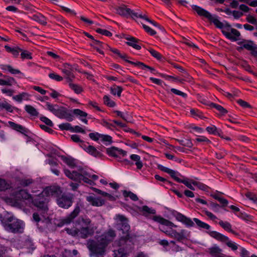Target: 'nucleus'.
<instances>
[{"label":"nucleus","instance_id":"nucleus-61","mask_svg":"<svg viewBox=\"0 0 257 257\" xmlns=\"http://www.w3.org/2000/svg\"><path fill=\"white\" fill-rule=\"evenodd\" d=\"M142 210L149 214H156V210L155 209H151L147 206H143Z\"/></svg>","mask_w":257,"mask_h":257},{"label":"nucleus","instance_id":"nucleus-16","mask_svg":"<svg viewBox=\"0 0 257 257\" xmlns=\"http://www.w3.org/2000/svg\"><path fill=\"white\" fill-rule=\"evenodd\" d=\"M86 200L91 204L95 206H101L105 203L104 200L101 199L100 197L94 198L92 196H89L86 197Z\"/></svg>","mask_w":257,"mask_h":257},{"label":"nucleus","instance_id":"nucleus-59","mask_svg":"<svg viewBox=\"0 0 257 257\" xmlns=\"http://www.w3.org/2000/svg\"><path fill=\"white\" fill-rule=\"evenodd\" d=\"M49 76L51 79H55L57 81H60L63 80L62 77L53 73H50Z\"/></svg>","mask_w":257,"mask_h":257},{"label":"nucleus","instance_id":"nucleus-10","mask_svg":"<svg viewBox=\"0 0 257 257\" xmlns=\"http://www.w3.org/2000/svg\"><path fill=\"white\" fill-rule=\"evenodd\" d=\"M57 117L67 119L68 121L73 120L72 115L68 112L67 109L64 107H59L57 108V112L55 114Z\"/></svg>","mask_w":257,"mask_h":257},{"label":"nucleus","instance_id":"nucleus-43","mask_svg":"<svg viewBox=\"0 0 257 257\" xmlns=\"http://www.w3.org/2000/svg\"><path fill=\"white\" fill-rule=\"evenodd\" d=\"M46 105L48 109L55 115L57 112V108L58 107V105L51 104L48 102H46Z\"/></svg>","mask_w":257,"mask_h":257},{"label":"nucleus","instance_id":"nucleus-37","mask_svg":"<svg viewBox=\"0 0 257 257\" xmlns=\"http://www.w3.org/2000/svg\"><path fill=\"white\" fill-rule=\"evenodd\" d=\"M123 195L124 197H130V198L134 201H137L139 199L138 196L131 191H127L126 190L123 191Z\"/></svg>","mask_w":257,"mask_h":257},{"label":"nucleus","instance_id":"nucleus-27","mask_svg":"<svg viewBox=\"0 0 257 257\" xmlns=\"http://www.w3.org/2000/svg\"><path fill=\"white\" fill-rule=\"evenodd\" d=\"M14 108L18 109V108L13 107L6 101L0 102V110L5 109L8 112H12Z\"/></svg>","mask_w":257,"mask_h":257},{"label":"nucleus","instance_id":"nucleus-6","mask_svg":"<svg viewBox=\"0 0 257 257\" xmlns=\"http://www.w3.org/2000/svg\"><path fill=\"white\" fill-rule=\"evenodd\" d=\"M31 202L37 208V211L40 212V214L44 216L49 209L48 206L49 199L45 197V195L41 193L38 196L33 197Z\"/></svg>","mask_w":257,"mask_h":257},{"label":"nucleus","instance_id":"nucleus-46","mask_svg":"<svg viewBox=\"0 0 257 257\" xmlns=\"http://www.w3.org/2000/svg\"><path fill=\"white\" fill-rule=\"evenodd\" d=\"M34 182V181L32 179H22L20 181V184L23 186L26 187L29 186L30 184H32Z\"/></svg>","mask_w":257,"mask_h":257},{"label":"nucleus","instance_id":"nucleus-30","mask_svg":"<svg viewBox=\"0 0 257 257\" xmlns=\"http://www.w3.org/2000/svg\"><path fill=\"white\" fill-rule=\"evenodd\" d=\"M3 76L6 78V80L0 79V85H1L11 86L12 85V82L15 81L14 78L13 77L6 75Z\"/></svg>","mask_w":257,"mask_h":257},{"label":"nucleus","instance_id":"nucleus-36","mask_svg":"<svg viewBox=\"0 0 257 257\" xmlns=\"http://www.w3.org/2000/svg\"><path fill=\"white\" fill-rule=\"evenodd\" d=\"M193 220L195 221L196 224L200 228H204L206 229H209L210 227L208 224L201 221L198 218H194L193 219Z\"/></svg>","mask_w":257,"mask_h":257},{"label":"nucleus","instance_id":"nucleus-62","mask_svg":"<svg viewBox=\"0 0 257 257\" xmlns=\"http://www.w3.org/2000/svg\"><path fill=\"white\" fill-rule=\"evenodd\" d=\"M143 28L145 30V31L147 32L150 34L151 35H154L156 34V31L150 28L148 26L143 24Z\"/></svg>","mask_w":257,"mask_h":257},{"label":"nucleus","instance_id":"nucleus-41","mask_svg":"<svg viewBox=\"0 0 257 257\" xmlns=\"http://www.w3.org/2000/svg\"><path fill=\"white\" fill-rule=\"evenodd\" d=\"M104 103L109 107H114L115 105L114 101L111 100L109 97L107 95H104L103 97Z\"/></svg>","mask_w":257,"mask_h":257},{"label":"nucleus","instance_id":"nucleus-25","mask_svg":"<svg viewBox=\"0 0 257 257\" xmlns=\"http://www.w3.org/2000/svg\"><path fill=\"white\" fill-rule=\"evenodd\" d=\"M62 160L69 166L74 168L76 166L75 165V159L72 158L71 157H66L64 156H62L61 157Z\"/></svg>","mask_w":257,"mask_h":257},{"label":"nucleus","instance_id":"nucleus-19","mask_svg":"<svg viewBox=\"0 0 257 257\" xmlns=\"http://www.w3.org/2000/svg\"><path fill=\"white\" fill-rule=\"evenodd\" d=\"M222 249L218 246H214L208 248V252L213 257H225V255L221 253Z\"/></svg>","mask_w":257,"mask_h":257},{"label":"nucleus","instance_id":"nucleus-58","mask_svg":"<svg viewBox=\"0 0 257 257\" xmlns=\"http://www.w3.org/2000/svg\"><path fill=\"white\" fill-rule=\"evenodd\" d=\"M72 69H73V68L72 67H70V68H69L68 69H64L62 70V72L63 73H64L67 76H71V77L72 78H74L75 76L74 75V74L72 73Z\"/></svg>","mask_w":257,"mask_h":257},{"label":"nucleus","instance_id":"nucleus-64","mask_svg":"<svg viewBox=\"0 0 257 257\" xmlns=\"http://www.w3.org/2000/svg\"><path fill=\"white\" fill-rule=\"evenodd\" d=\"M245 196L250 200H253L254 202H256L257 200V196L256 195L253 194L251 192H247L245 194Z\"/></svg>","mask_w":257,"mask_h":257},{"label":"nucleus","instance_id":"nucleus-26","mask_svg":"<svg viewBox=\"0 0 257 257\" xmlns=\"http://www.w3.org/2000/svg\"><path fill=\"white\" fill-rule=\"evenodd\" d=\"M219 224L225 230L232 233L233 234L237 235L238 234L233 231L231 229V224L227 222H223V221H220L219 222Z\"/></svg>","mask_w":257,"mask_h":257},{"label":"nucleus","instance_id":"nucleus-33","mask_svg":"<svg viewBox=\"0 0 257 257\" xmlns=\"http://www.w3.org/2000/svg\"><path fill=\"white\" fill-rule=\"evenodd\" d=\"M123 89L121 86L114 85V87L110 88V92L113 95H116L120 97Z\"/></svg>","mask_w":257,"mask_h":257},{"label":"nucleus","instance_id":"nucleus-9","mask_svg":"<svg viewBox=\"0 0 257 257\" xmlns=\"http://www.w3.org/2000/svg\"><path fill=\"white\" fill-rule=\"evenodd\" d=\"M116 11L118 15L121 16H145V14L138 12H135L125 5L118 7L116 9Z\"/></svg>","mask_w":257,"mask_h":257},{"label":"nucleus","instance_id":"nucleus-3","mask_svg":"<svg viewBox=\"0 0 257 257\" xmlns=\"http://www.w3.org/2000/svg\"><path fill=\"white\" fill-rule=\"evenodd\" d=\"M118 222L117 223L118 229L122 230L123 234H126L125 236H121L118 241V244L119 246H124L127 244V242L129 245H133L134 238L129 234L130 226L128 223V219L122 215L118 214L116 216Z\"/></svg>","mask_w":257,"mask_h":257},{"label":"nucleus","instance_id":"nucleus-13","mask_svg":"<svg viewBox=\"0 0 257 257\" xmlns=\"http://www.w3.org/2000/svg\"><path fill=\"white\" fill-rule=\"evenodd\" d=\"M246 43L243 44V47L244 49L250 51V54L254 57H257V45L251 40H244Z\"/></svg>","mask_w":257,"mask_h":257},{"label":"nucleus","instance_id":"nucleus-51","mask_svg":"<svg viewBox=\"0 0 257 257\" xmlns=\"http://www.w3.org/2000/svg\"><path fill=\"white\" fill-rule=\"evenodd\" d=\"M73 112L76 115H79L82 117H86L87 113L79 109H75L73 110Z\"/></svg>","mask_w":257,"mask_h":257},{"label":"nucleus","instance_id":"nucleus-32","mask_svg":"<svg viewBox=\"0 0 257 257\" xmlns=\"http://www.w3.org/2000/svg\"><path fill=\"white\" fill-rule=\"evenodd\" d=\"M130 158L132 160L136 162V165L137 167V169H141L142 168L143 163L140 161L141 158L139 155L133 154L131 156Z\"/></svg>","mask_w":257,"mask_h":257},{"label":"nucleus","instance_id":"nucleus-5","mask_svg":"<svg viewBox=\"0 0 257 257\" xmlns=\"http://www.w3.org/2000/svg\"><path fill=\"white\" fill-rule=\"evenodd\" d=\"M107 245V239L101 237L97 241L89 239L87 243L88 248L92 253L100 255L104 254Z\"/></svg>","mask_w":257,"mask_h":257},{"label":"nucleus","instance_id":"nucleus-55","mask_svg":"<svg viewBox=\"0 0 257 257\" xmlns=\"http://www.w3.org/2000/svg\"><path fill=\"white\" fill-rule=\"evenodd\" d=\"M149 52L154 57L156 58L158 60H161L162 59V55L155 50L151 49L149 50Z\"/></svg>","mask_w":257,"mask_h":257},{"label":"nucleus","instance_id":"nucleus-24","mask_svg":"<svg viewBox=\"0 0 257 257\" xmlns=\"http://www.w3.org/2000/svg\"><path fill=\"white\" fill-rule=\"evenodd\" d=\"M153 220L156 222H159L163 225H169L172 224V222L161 216H154Z\"/></svg>","mask_w":257,"mask_h":257},{"label":"nucleus","instance_id":"nucleus-22","mask_svg":"<svg viewBox=\"0 0 257 257\" xmlns=\"http://www.w3.org/2000/svg\"><path fill=\"white\" fill-rule=\"evenodd\" d=\"M115 235L116 234L114 230L112 229H109L106 233L102 235L101 237L103 239H106L107 241V244H108L109 242L113 240Z\"/></svg>","mask_w":257,"mask_h":257},{"label":"nucleus","instance_id":"nucleus-47","mask_svg":"<svg viewBox=\"0 0 257 257\" xmlns=\"http://www.w3.org/2000/svg\"><path fill=\"white\" fill-rule=\"evenodd\" d=\"M110 50L112 52L117 54L120 58L124 60L125 61V60H127L126 58H128L126 54H121L117 49L110 48Z\"/></svg>","mask_w":257,"mask_h":257},{"label":"nucleus","instance_id":"nucleus-12","mask_svg":"<svg viewBox=\"0 0 257 257\" xmlns=\"http://www.w3.org/2000/svg\"><path fill=\"white\" fill-rule=\"evenodd\" d=\"M80 211V208L77 204L74 210L65 218L63 219L60 223V226H62L64 224H69L71 223L73 220L77 217Z\"/></svg>","mask_w":257,"mask_h":257},{"label":"nucleus","instance_id":"nucleus-40","mask_svg":"<svg viewBox=\"0 0 257 257\" xmlns=\"http://www.w3.org/2000/svg\"><path fill=\"white\" fill-rule=\"evenodd\" d=\"M4 70L8 69V70L13 74H19L21 73L20 71L18 69H14L11 65H4L2 67Z\"/></svg>","mask_w":257,"mask_h":257},{"label":"nucleus","instance_id":"nucleus-15","mask_svg":"<svg viewBox=\"0 0 257 257\" xmlns=\"http://www.w3.org/2000/svg\"><path fill=\"white\" fill-rule=\"evenodd\" d=\"M175 216L177 220L183 222L187 226H193L194 225V222L191 220V219L187 217L180 213L176 212L175 214Z\"/></svg>","mask_w":257,"mask_h":257},{"label":"nucleus","instance_id":"nucleus-54","mask_svg":"<svg viewBox=\"0 0 257 257\" xmlns=\"http://www.w3.org/2000/svg\"><path fill=\"white\" fill-rule=\"evenodd\" d=\"M40 120L44 122L46 124L49 126H53V123L52 121L48 118L45 116H42L40 117Z\"/></svg>","mask_w":257,"mask_h":257},{"label":"nucleus","instance_id":"nucleus-57","mask_svg":"<svg viewBox=\"0 0 257 257\" xmlns=\"http://www.w3.org/2000/svg\"><path fill=\"white\" fill-rule=\"evenodd\" d=\"M171 91L172 92L174 93V94H177V95H180L182 97H184V98H185L187 97V94L185 93H184L179 90H177L176 89H175V88H172L171 89Z\"/></svg>","mask_w":257,"mask_h":257},{"label":"nucleus","instance_id":"nucleus-17","mask_svg":"<svg viewBox=\"0 0 257 257\" xmlns=\"http://www.w3.org/2000/svg\"><path fill=\"white\" fill-rule=\"evenodd\" d=\"M158 168L161 170L162 171H163L170 174L171 177L177 182L179 183L180 182H182V179H180L179 178L175 176V175L176 174V172L175 171L169 169L168 168L165 167L161 165H158Z\"/></svg>","mask_w":257,"mask_h":257},{"label":"nucleus","instance_id":"nucleus-44","mask_svg":"<svg viewBox=\"0 0 257 257\" xmlns=\"http://www.w3.org/2000/svg\"><path fill=\"white\" fill-rule=\"evenodd\" d=\"M10 188V185L4 179H0V191H5Z\"/></svg>","mask_w":257,"mask_h":257},{"label":"nucleus","instance_id":"nucleus-60","mask_svg":"<svg viewBox=\"0 0 257 257\" xmlns=\"http://www.w3.org/2000/svg\"><path fill=\"white\" fill-rule=\"evenodd\" d=\"M174 238H175L178 241L181 242L183 240L186 239V237L182 236V235L180 234L179 232L176 231L175 232Z\"/></svg>","mask_w":257,"mask_h":257},{"label":"nucleus","instance_id":"nucleus-7","mask_svg":"<svg viewBox=\"0 0 257 257\" xmlns=\"http://www.w3.org/2000/svg\"><path fill=\"white\" fill-rule=\"evenodd\" d=\"M74 199V195L70 193H63L57 198L56 201L58 205L64 209H68L72 204Z\"/></svg>","mask_w":257,"mask_h":257},{"label":"nucleus","instance_id":"nucleus-49","mask_svg":"<svg viewBox=\"0 0 257 257\" xmlns=\"http://www.w3.org/2000/svg\"><path fill=\"white\" fill-rule=\"evenodd\" d=\"M59 127L61 130H70L71 131L73 129V127L69 123H64L61 124L59 125Z\"/></svg>","mask_w":257,"mask_h":257},{"label":"nucleus","instance_id":"nucleus-48","mask_svg":"<svg viewBox=\"0 0 257 257\" xmlns=\"http://www.w3.org/2000/svg\"><path fill=\"white\" fill-rule=\"evenodd\" d=\"M96 32L107 37H111L112 36V33L106 30L98 28L96 29Z\"/></svg>","mask_w":257,"mask_h":257},{"label":"nucleus","instance_id":"nucleus-4","mask_svg":"<svg viewBox=\"0 0 257 257\" xmlns=\"http://www.w3.org/2000/svg\"><path fill=\"white\" fill-rule=\"evenodd\" d=\"M76 225L79 226L80 237L85 239L93 235L94 228L89 218L79 217L76 221Z\"/></svg>","mask_w":257,"mask_h":257},{"label":"nucleus","instance_id":"nucleus-39","mask_svg":"<svg viewBox=\"0 0 257 257\" xmlns=\"http://www.w3.org/2000/svg\"><path fill=\"white\" fill-rule=\"evenodd\" d=\"M132 18H133V20H134L138 24L141 23L143 25V24L142 22L141 21V19H144V20H145L148 21L149 22L151 23V24H153L154 26H157V24L155 21L150 20L148 18V17H136V18L134 17H132Z\"/></svg>","mask_w":257,"mask_h":257},{"label":"nucleus","instance_id":"nucleus-28","mask_svg":"<svg viewBox=\"0 0 257 257\" xmlns=\"http://www.w3.org/2000/svg\"><path fill=\"white\" fill-rule=\"evenodd\" d=\"M86 151L95 157L101 156V153L94 147L91 145L86 148Z\"/></svg>","mask_w":257,"mask_h":257},{"label":"nucleus","instance_id":"nucleus-21","mask_svg":"<svg viewBox=\"0 0 257 257\" xmlns=\"http://www.w3.org/2000/svg\"><path fill=\"white\" fill-rule=\"evenodd\" d=\"M16 197L20 200L21 199H31L32 200L31 195L26 190L21 189L19 190L16 194Z\"/></svg>","mask_w":257,"mask_h":257},{"label":"nucleus","instance_id":"nucleus-1","mask_svg":"<svg viewBox=\"0 0 257 257\" xmlns=\"http://www.w3.org/2000/svg\"><path fill=\"white\" fill-rule=\"evenodd\" d=\"M210 24H213L218 29H222L221 32L228 39L233 41L238 40L236 37L240 35V32L237 30L232 28L231 26L228 22H220L217 17H206Z\"/></svg>","mask_w":257,"mask_h":257},{"label":"nucleus","instance_id":"nucleus-56","mask_svg":"<svg viewBox=\"0 0 257 257\" xmlns=\"http://www.w3.org/2000/svg\"><path fill=\"white\" fill-rule=\"evenodd\" d=\"M100 137L102 138L103 142H108L109 144L112 143V138L108 135H100Z\"/></svg>","mask_w":257,"mask_h":257},{"label":"nucleus","instance_id":"nucleus-20","mask_svg":"<svg viewBox=\"0 0 257 257\" xmlns=\"http://www.w3.org/2000/svg\"><path fill=\"white\" fill-rule=\"evenodd\" d=\"M125 62H127L130 64H131L132 65H134L135 66H139V67H141L143 70H145L146 69H148L151 70L152 73H155V72L156 71L155 69L154 68L150 67L148 65H147L145 64H144V63L141 62L137 61L136 62H133V61L128 60H125Z\"/></svg>","mask_w":257,"mask_h":257},{"label":"nucleus","instance_id":"nucleus-8","mask_svg":"<svg viewBox=\"0 0 257 257\" xmlns=\"http://www.w3.org/2000/svg\"><path fill=\"white\" fill-rule=\"evenodd\" d=\"M209 234L211 236L216 239L223 242H225L226 244L229 247L231 248L233 250H236L237 249V246L230 241H229L228 237L215 231H210Z\"/></svg>","mask_w":257,"mask_h":257},{"label":"nucleus","instance_id":"nucleus-31","mask_svg":"<svg viewBox=\"0 0 257 257\" xmlns=\"http://www.w3.org/2000/svg\"><path fill=\"white\" fill-rule=\"evenodd\" d=\"M25 110L29 114H30L32 116H38L39 112L33 106L30 105H26L25 106Z\"/></svg>","mask_w":257,"mask_h":257},{"label":"nucleus","instance_id":"nucleus-11","mask_svg":"<svg viewBox=\"0 0 257 257\" xmlns=\"http://www.w3.org/2000/svg\"><path fill=\"white\" fill-rule=\"evenodd\" d=\"M42 193L46 196H55L57 198L62 194V191L59 187L49 186L46 187Z\"/></svg>","mask_w":257,"mask_h":257},{"label":"nucleus","instance_id":"nucleus-63","mask_svg":"<svg viewBox=\"0 0 257 257\" xmlns=\"http://www.w3.org/2000/svg\"><path fill=\"white\" fill-rule=\"evenodd\" d=\"M237 103L243 107L251 108V105L247 102L242 100L239 99L237 100Z\"/></svg>","mask_w":257,"mask_h":257},{"label":"nucleus","instance_id":"nucleus-52","mask_svg":"<svg viewBox=\"0 0 257 257\" xmlns=\"http://www.w3.org/2000/svg\"><path fill=\"white\" fill-rule=\"evenodd\" d=\"M73 174H74V181L81 182V181L82 180V178L83 176L82 174L78 173L77 172L75 171H73Z\"/></svg>","mask_w":257,"mask_h":257},{"label":"nucleus","instance_id":"nucleus-23","mask_svg":"<svg viewBox=\"0 0 257 257\" xmlns=\"http://www.w3.org/2000/svg\"><path fill=\"white\" fill-rule=\"evenodd\" d=\"M9 124L13 129L18 132H19L22 134H24L25 132H27V129L21 125L17 124L11 121H9Z\"/></svg>","mask_w":257,"mask_h":257},{"label":"nucleus","instance_id":"nucleus-34","mask_svg":"<svg viewBox=\"0 0 257 257\" xmlns=\"http://www.w3.org/2000/svg\"><path fill=\"white\" fill-rule=\"evenodd\" d=\"M209 105L211 107L215 108L217 110H218L220 112L221 115H224L227 112V110L220 105L211 102L209 104Z\"/></svg>","mask_w":257,"mask_h":257},{"label":"nucleus","instance_id":"nucleus-14","mask_svg":"<svg viewBox=\"0 0 257 257\" xmlns=\"http://www.w3.org/2000/svg\"><path fill=\"white\" fill-rule=\"evenodd\" d=\"M130 242H127V244L124 246H121L122 247L119 248L117 250L114 251V257H127L126 251L132 248L133 245H129Z\"/></svg>","mask_w":257,"mask_h":257},{"label":"nucleus","instance_id":"nucleus-38","mask_svg":"<svg viewBox=\"0 0 257 257\" xmlns=\"http://www.w3.org/2000/svg\"><path fill=\"white\" fill-rule=\"evenodd\" d=\"M69 85L70 87L77 94L80 93L83 90L82 88L77 84L70 83Z\"/></svg>","mask_w":257,"mask_h":257},{"label":"nucleus","instance_id":"nucleus-2","mask_svg":"<svg viewBox=\"0 0 257 257\" xmlns=\"http://www.w3.org/2000/svg\"><path fill=\"white\" fill-rule=\"evenodd\" d=\"M0 220L4 228L7 231L14 233L23 232L22 221L6 211L0 214Z\"/></svg>","mask_w":257,"mask_h":257},{"label":"nucleus","instance_id":"nucleus-50","mask_svg":"<svg viewBox=\"0 0 257 257\" xmlns=\"http://www.w3.org/2000/svg\"><path fill=\"white\" fill-rule=\"evenodd\" d=\"M22 53H21V58L22 59H32V57L31 56V53H29L28 51L27 50H22V51H21Z\"/></svg>","mask_w":257,"mask_h":257},{"label":"nucleus","instance_id":"nucleus-29","mask_svg":"<svg viewBox=\"0 0 257 257\" xmlns=\"http://www.w3.org/2000/svg\"><path fill=\"white\" fill-rule=\"evenodd\" d=\"M193 9L197 15L200 16H210L209 14L205 10L197 6H193Z\"/></svg>","mask_w":257,"mask_h":257},{"label":"nucleus","instance_id":"nucleus-42","mask_svg":"<svg viewBox=\"0 0 257 257\" xmlns=\"http://www.w3.org/2000/svg\"><path fill=\"white\" fill-rule=\"evenodd\" d=\"M191 183L193 185L197 186L199 189L203 191H206V189L208 187L207 185L201 182H197L194 180L191 181Z\"/></svg>","mask_w":257,"mask_h":257},{"label":"nucleus","instance_id":"nucleus-53","mask_svg":"<svg viewBox=\"0 0 257 257\" xmlns=\"http://www.w3.org/2000/svg\"><path fill=\"white\" fill-rule=\"evenodd\" d=\"M32 19L44 25H45L47 23L45 17H41V19L40 17H33Z\"/></svg>","mask_w":257,"mask_h":257},{"label":"nucleus","instance_id":"nucleus-45","mask_svg":"<svg viewBox=\"0 0 257 257\" xmlns=\"http://www.w3.org/2000/svg\"><path fill=\"white\" fill-rule=\"evenodd\" d=\"M118 148L115 147H112L110 148H107L106 149V152L110 156H111L114 157H116L117 156L115 154V151H118Z\"/></svg>","mask_w":257,"mask_h":257},{"label":"nucleus","instance_id":"nucleus-18","mask_svg":"<svg viewBox=\"0 0 257 257\" xmlns=\"http://www.w3.org/2000/svg\"><path fill=\"white\" fill-rule=\"evenodd\" d=\"M125 39L128 41V42H126L128 46H131L137 50H140L141 49V46L137 44L140 40L132 36L125 37Z\"/></svg>","mask_w":257,"mask_h":257},{"label":"nucleus","instance_id":"nucleus-35","mask_svg":"<svg viewBox=\"0 0 257 257\" xmlns=\"http://www.w3.org/2000/svg\"><path fill=\"white\" fill-rule=\"evenodd\" d=\"M67 233L69 234H70L73 236H79L80 237V230L79 228H67L65 229Z\"/></svg>","mask_w":257,"mask_h":257}]
</instances>
